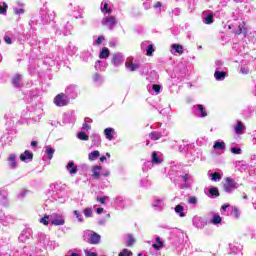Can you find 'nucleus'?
<instances>
[{"instance_id":"nucleus-1","label":"nucleus","mask_w":256,"mask_h":256,"mask_svg":"<svg viewBox=\"0 0 256 256\" xmlns=\"http://www.w3.org/2000/svg\"><path fill=\"white\" fill-rule=\"evenodd\" d=\"M50 188L53 191V197L55 201H58V203H63L65 201V186L61 184H51Z\"/></svg>"},{"instance_id":"nucleus-2","label":"nucleus","mask_w":256,"mask_h":256,"mask_svg":"<svg viewBox=\"0 0 256 256\" xmlns=\"http://www.w3.org/2000/svg\"><path fill=\"white\" fill-rule=\"evenodd\" d=\"M83 240L90 245H99L101 243V235L91 230L85 231Z\"/></svg>"},{"instance_id":"nucleus-3","label":"nucleus","mask_w":256,"mask_h":256,"mask_svg":"<svg viewBox=\"0 0 256 256\" xmlns=\"http://www.w3.org/2000/svg\"><path fill=\"white\" fill-rule=\"evenodd\" d=\"M54 103L57 107H65L69 105V98L64 93H60L54 98Z\"/></svg>"},{"instance_id":"nucleus-4","label":"nucleus","mask_w":256,"mask_h":256,"mask_svg":"<svg viewBox=\"0 0 256 256\" xmlns=\"http://www.w3.org/2000/svg\"><path fill=\"white\" fill-rule=\"evenodd\" d=\"M50 223L51 225H55L56 227H59L61 225H65V217L61 214L53 213L50 215Z\"/></svg>"},{"instance_id":"nucleus-5","label":"nucleus","mask_w":256,"mask_h":256,"mask_svg":"<svg viewBox=\"0 0 256 256\" xmlns=\"http://www.w3.org/2000/svg\"><path fill=\"white\" fill-rule=\"evenodd\" d=\"M239 187V184L233 180L231 177L226 178V183L224 184V191L226 193H232V191H235Z\"/></svg>"},{"instance_id":"nucleus-6","label":"nucleus","mask_w":256,"mask_h":256,"mask_svg":"<svg viewBox=\"0 0 256 256\" xmlns=\"http://www.w3.org/2000/svg\"><path fill=\"white\" fill-rule=\"evenodd\" d=\"M39 243H41L46 249H53L55 247V242L45 234L40 235Z\"/></svg>"},{"instance_id":"nucleus-7","label":"nucleus","mask_w":256,"mask_h":256,"mask_svg":"<svg viewBox=\"0 0 256 256\" xmlns=\"http://www.w3.org/2000/svg\"><path fill=\"white\" fill-rule=\"evenodd\" d=\"M101 23L105 27H108L110 31H112L113 27H115L117 23V19L115 18V16H106L102 19Z\"/></svg>"},{"instance_id":"nucleus-8","label":"nucleus","mask_w":256,"mask_h":256,"mask_svg":"<svg viewBox=\"0 0 256 256\" xmlns=\"http://www.w3.org/2000/svg\"><path fill=\"white\" fill-rule=\"evenodd\" d=\"M65 95L68 99H76L77 97V86L75 85H69L65 89Z\"/></svg>"},{"instance_id":"nucleus-9","label":"nucleus","mask_w":256,"mask_h":256,"mask_svg":"<svg viewBox=\"0 0 256 256\" xmlns=\"http://www.w3.org/2000/svg\"><path fill=\"white\" fill-rule=\"evenodd\" d=\"M193 113L197 115V117H207V110H205V107L201 104L193 106Z\"/></svg>"},{"instance_id":"nucleus-10","label":"nucleus","mask_w":256,"mask_h":256,"mask_svg":"<svg viewBox=\"0 0 256 256\" xmlns=\"http://www.w3.org/2000/svg\"><path fill=\"white\" fill-rule=\"evenodd\" d=\"M193 225L196 227V229H204L207 226V221L203 220L199 216H196L193 218Z\"/></svg>"},{"instance_id":"nucleus-11","label":"nucleus","mask_w":256,"mask_h":256,"mask_svg":"<svg viewBox=\"0 0 256 256\" xmlns=\"http://www.w3.org/2000/svg\"><path fill=\"white\" fill-rule=\"evenodd\" d=\"M243 249V246L239 242H232L229 244V250L230 253H234L237 255V253H241Z\"/></svg>"},{"instance_id":"nucleus-12","label":"nucleus","mask_w":256,"mask_h":256,"mask_svg":"<svg viewBox=\"0 0 256 256\" xmlns=\"http://www.w3.org/2000/svg\"><path fill=\"white\" fill-rule=\"evenodd\" d=\"M42 21L43 23H51V21H54L55 19V13L54 12H43L42 13Z\"/></svg>"},{"instance_id":"nucleus-13","label":"nucleus","mask_w":256,"mask_h":256,"mask_svg":"<svg viewBox=\"0 0 256 256\" xmlns=\"http://www.w3.org/2000/svg\"><path fill=\"white\" fill-rule=\"evenodd\" d=\"M112 63L114 65V67H119V65H121V63H123V54H121V53L114 54L112 57Z\"/></svg>"},{"instance_id":"nucleus-14","label":"nucleus","mask_w":256,"mask_h":256,"mask_svg":"<svg viewBox=\"0 0 256 256\" xmlns=\"http://www.w3.org/2000/svg\"><path fill=\"white\" fill-rule=\"evenodd\" d=\"M66 170L70 175H75L79 169L77 168V165H75V162L69 161L68 164L66 165Z\"/></svg>"},{"instance_id":"nucleus-15","label":"nucleus","mask_w":256,"mask_h":256,"mask_svg":"<svg viewBox=\"0 0 256 256\" xmlns=\"http://www.w3.org/2000/svg\"><path fill=\"white\" fill-rule=\"evenodd\" d=\"M20 161L27 163V161H33V153L29 150H26L23 154L20 155Z\"/></svg>"},{"instance_id":"nucleus-16","label":"nucleus","mask_w":256,"mask_h":256,"mask_svg":"<svg viewBox=\"0 0 256 256\" xmlns=\"http://www.w3.org/2000/svg\"><path fill=\"white\" fill-rule=\"evenodd\" d=\"M104 135L108 141H113L115 139V129L113 128H106L104 130Z\"/></svg>"},{"instance_id":"nucleus-17","label":"nucleus","mask_w":256,"mask_h":256,"mask_svg":"<svg viewBox=\"0 0 256 256\" xmlns=\"http://www.w3.org/2000/svg\"><path fill=\"white\" fill-rule=\"evenodd\" d=\"M90 139H92L93 147H99V145H101V136L99 134H92Z\"/></svg>"},{"instance_id":"nucleus-18","label":"nucleus","mask_w":256,"mask_h":256,"mask_svg":"<svg viewBox=\"0 0 256 256\" xmlns=\"http://www.w3.org/2000/svg\"><path fill=\"white\" fill-rule=\"evenodd\" d=\"M8 161L10 169H17V156L15 154H10Z\"/></svg>"},{"instance_id":"nucleus-19","label":"nucleus","mask_w":256,"mask_h":256,"mask_svg":"<svg viewBox=\"0 0 256 256\" xmlns=\"http://www.w3.org/2000/svg\"><path fill=\"white\" fill-rule=\"evenodd\" d=\"M214 77H215L216 81H223V79H225V77H227V73H225L223 71L216 70L214 73Z\"/></svg>"},{"instance_id":"nucleus-20","label":"nucleus","mask_w":256,"mask_h":256,"mask_svg":"<svg viewBox=\"0 0 256 256\" xmlns=\"http://www.w3.org/2000/svg\"><path fill=\"white\" fill-rule=\"evenodd\" d=\"M213 148L216 149V151H225V142L218 140L214 143Z\"/></svg>"},{"instance_id":"nucleus-21","label":"nucleus","mask_w":256,"mask_h":256,"mask_svg":"<svg viewBox=\"0 0 256 256\" xmlns=\"http://www.w3.org/2000/svg\"><path fill=\"white\" fill-rule=\"evenodd\" d=\"M161 159L159 158V154H157V152H153L152 153V161L151 162H147L146 165H151L152 163L154 164H159L161 163Z\"/></svg>"},{"instance_id":"nucleus-22","label":"nucleus","mask_w":256,"mask_h":256,"mask_svg":"<svg viewBox=\"0 0 256 256\" xmlns=\"http://www.w3.org/2000/svg\"><path fill=\"white\" fill-rule=\"evenodd\" d=\"M175 213H177V215H179V217H185V207H183V205L178 204L175 209H174Z\"/></svg>"},{"instance_id":"nucleus-23","label":"nucleus","mask_w":256,"mask_h":256,"mask_svg":"<svg viewBox=\"0 0 256 256\" xmlns=\"http://www.w3.org/2000/svg\"><path fill=\"white\" fill-rule=\"evenodd\" d=\"M115 204L118 209H123L125 207V199L121 196L116 197Z\"/></svg>"},{"instance_id":"nucleus-24","label":"nucleus","mask_w":256,"mask_h":256,"mask_svg":"<svg viewBox=\"0 0 256 256\" xmlns=\"http://www.w3.org/2000/svg\"><path fill=\"white\" fill-rule=\"evenodd\" d=\"M125 65H126L127 69L132 72L137 71V69H139L141 67L139 64H135L132 61H130L128 63L126 62Z\"/></svg>"},{"instance_id":"nucleus-25","label":"nucleus","mask_w":256,"mask_h":256,"mask_svg":"<svg viewBox=\"0 0 256 256\" xmlns=\"http://www.w3.org/2000/svg\"><path fill=\"white\" fill-rule=\"evenodd\" d=\"M153 249H156V251H159L163 249V241H161V237H156V243L152 245Z\"/></svg>"},{"instance_id":"nucleus-26","label":"nucleus","mask_w":256,"mask_h":256,"mask_svg":"<svg viewBox=\"0 0 256 256\" xmlns=\"http://www.w3.org/2000/svg\"><path fill=\"white\" fill-rule=\"evenodd\" d=\"M12 84L14 87L19 88L21 87V75L17 74L12 78Z\"/></svg>"},{"instance_id":"nucleus-27","label":"nucleus","mask_w":256,"mask_h":256,"mask_svg":"<svg viewBox=\"0 0 256 256\" xmlns=\"http://www.w3.org/2000/svg\"><path fill=\"white\" fill-rule=\"evenodd\" d=\"M110 54H111V52L109 51V48L104 47L100 51L99 58L100 59H107V57H109Z\"/></svg>"},{"instance_id":"nucleus-28","label":"nucleus","mask_w":256,"mask_h":256,"mask_svg":"<svg viewBox=\"0 0 256 256\" xmlns=\"http://www.w3.org/2000/svg\"><path fill=\"white\" fill-rule=\"evenodd\" d=\"M101 11L102 13H104V15H106V13H108V15H110V13H112V9L109 8V3L104 2L101 4Z\"/></svg>"},{"instance_id":"nucleus-29","label":"nucleus","mask_w":256,"mask_h":256,"mask_svg":"<svg viewBox=\"0 0 256 256\" xmlns=\"http://www.w3.org/2000/svg\"><path fill=\"white\" fill-rule=\"evenodd\" d=\"M171 47L174 53H178V55H183V46L181 44H172Z\"/></svg>"},{"instance_id":"nucleus-30","label":"nucleus","mask_w":256,"mask_h":256,"mask_svg":"<svg viewBox=\"0 0 256 256\" xmlns=\"http://www.w3.org/2000/svg\"><path fill=\"white\" fill-rule=\"evenodd\" d=\"M208 197H219V188L212 187L209 189Z\"/></svg>"},{"instance_id":"nucleus-31","label":"nucleus","mask_w":256,"mask_h":256,"mask_svg":"<svg viewBox=\"0 0 256 256\" xmlns=\"http://www.w3.org/2000/svg\"><path fill=\"white\" fill-rule=\"evenodd\" d=\"M149 137L152 141H158L160 137H163V134H161V132L154 131L149 134Z\"/></svg>"},{"instance_id":"nucleus-32","label":"nucleus","mask_w":256,"mask_h":256,"mask_svg":"<svg viewBox=\"0 0 256 256\" xmlns=\"http://www.w3.org/2000/svg\"><path fill=\"white\" fill-rule=\"evenodd\" d=\"M100 155H101V153L99 151L95 150V151L89 153L88 159L90 161H95L98 157H100Z\"/></svg>"},{"instance_id":"nucleus-33","label":"nucleus","mask_w":256,"mask_h":256,"mask_svg":"<svg viewBox=\"0 0 256 256\" xmlns=\"http://www.w3.org/2000/svg\"><path fill=\"white\" fill-rule=\"evenodd\" d=\"M154 209H156V211H161V209H163V200H155L154 204H153Z\"/></svg>"},{"instance_id":"nucleus-34","label":"nucleus","mask_w":256,"mask_h":256,"mask_svg":"<svg viewBox=\"0 0 256 256\" xmlns=\"http://www.w3.org/2000/svg\"><path fill=\"white\" fill-rule=\"evenodd\" d=\"M101 169V166H94L92 169L93 177L94 179H99L101 177V174L99 173V170Z\"/></svg>"},{"instance_id":"nucleus-35","label":"nucleus","mask_w":256,"mask_h":256,"mask_svg":"<svg viewBox=\"0 0 256 256\" xmlns=\"http://www.w3.org/2000/svg\"><path fill=\"white\" fill-rule=\"evenodd\" d=\"M45 153L48 159H53V155L55 154V149H53L51 146H47Z\"/></svg>"},{"instance_id":"nucleus-36","label":"nucleus","mask_w":256,"mask_h":256,"mask_svg":"<svg viewBox=\"0 0 256 256\" xmlns=\"http://www.w3.org/2000/svg\"><path fill=\"white\" fill-rule=\"evenodd\" d=\"M209 177L211 178V181L217 182V181L221 180V173L214 172V173L209 174Z\"/></svg>"},{"instance_id":"nucleus-37","label":"nucleus","mask_w":256,"mask_h":256,"mask_svg":"<svg viewBox=\"0 0 256 256\" xmlns=\"http://www.w3.org/2000/svg\"><path fill=\"white\" fill-rule=\"evenodd\" d=\"M243 129H245V127L243 126V123L238 122L237 125L235 126V133L237 135H241V133H243Z\"/></svg>"},{"instance_id":"nucleus-38","label":"nucleus","mask_w":256,"mask_h":256,"mask_svg":"<svg viewBox=\"0 0 256 256\" xmlns=\"http://www.w3.org/2000/svg\"><path fill=\"white\" fill-rule=\"evenodd\" d=\"M153 53H155V47H153V44H150L146 49V55L148 57H153Z\"/></svg>"},{"instance_id":"nucleus-39","label":"nucleus","mask_w":256,"mask_h":256,"mask_svg":"<svg viewBox=\"0 0 256 256\" xmlns=\"http://www.w3.org/2000/svg\"><path fill=\"white\" fill-rule=\"evenodd\" d=\"M7 3L0 2V15H6L7 14Z\"/></svg>"},{"instance_id":"nucleus-40","label":"nucleus","mask_w":256,"mask_h":256,"mask_svg":"<svg viewBox=\"0 0 256 256\" xmlns=\"http://www.w3.org/2000/svg\"><path fill=\"white\" fill-rule=\"evenodd\" d=\"M221 221H223L221 216L219 214H214L213 219H212L213 225H219V223H221Z\"/></svg>"},{"instance_id":"nucleus-41","label":"nucleus","mask_w":256,"mask_h":256,"mask_svg":"<svg viewBox=\"0 0 256 256\" xmlns=\"http://www.w3.org/2000/svg\"><path fill=\"white\" fill-rule=\"evenodd\" d=\"M203 22L206 24V25H211V23H213V14H208L204 17V20Z\"/></svg>"},{"instance_id":"nucleus-42","label":"nucleus","mask_w":256,"mask_h":256,"mask_svg":"<svg viewBox=\"0 0 256 256\" xmlns=\"http://www.w3.org/2000/svg\"><path fill=\"white\" fill-rule=\"evenodd\" d=\"M77 137L80 139V141H89V135H86L85 132H79Z\"/></svg>"},{"instance_id":"nucleus-43","label":"nucleus","mask_w":256,"mask_h":256,"mask_svg":"<svg viewBox=\"0 0 256 256\" xmlns=\"http://www.w3.org/2000/svg\"><path fill=\"white\" fill-rule=\"evenodd\" d=\"M49 221H51V215H45L43 218L40 219V223L43 225H49Z\"/></svg>"},{"instance_id":"nucleus-44","label":"nucleus","mask_w":256,"mask_h":256,"mask_svg":"<svg viewBox=\"0 0 256 256\" xmlns=\"http://www.w3.org/2000/svg\"><path fill=\"white\" fill-rule=\"evenodd\" d=\"M179 177H181L182 181L184 182L183 187H185V188L189 187V185H187V181H189V179H190L189 174H184V175L179 176Z\"/></svg>"},{"instance_id":"nucleus-45","label":"nucleus","mask_w":256,"mask_h":256,"mask_svg":"<svg viewBox=\"0 0 256 256\" xmlns=\"http://www.w3.org/2000/svg\"><path fill=\"white\" fill-rule=\"evenodd\" d=\"M134 243H135V238L133 237V235L129 234L126 246L131 247Z\"/></svg>"},{"instance_id":"nucleus-46","label":"nucleus","mask_w":256,"mask_h":256,"mask_svg":"<svg viewBox=\"0 0 256 256\" xmlns=\"http://www.w3.org/2000/svg\"><path fill=\"white\" fill-rule=\"evenodd\" d=\"M85 217L89 218V217H93V209L91 208H85L83 211Z\"/></svg>"},{"instance_id":"nucleus-47","label":"nucleus","mask_w":256,"mask_h":256,"mask_svg":"<svg viewBox=\"0 0 256 256\" xmlns=\"http://www.w3.org/2000/svg\"><path fill=\"white\" fill-rule=\"evenodd\" d=\"M133 255V252H131L130 250L128 249H123L119 254L118 256H131Z\"/></svg>"},{"instance_id":"nucleus-48","label":"nucleus","mask_w":256,"mask_h":256,"mask_svg":"<svg viewBox=\"0 0 256 256\" xmlns=\"http://www.w3.org/2000/svg\"><path fill=\"white\" fill-rule=\"evenodd\" d=\"M73 214L75 215V217L78 219V221L80 223H83V216L81 215V213L77 210H74L73 211Z\"/></svg>"},{"instance_id":"nucleus-49","label":"nucleus","mask_w":256,"mask_h":256,"mask_svg":"<svg viewBox=\"0 0 256 256\" xmlns=\"http://www.w3.org/2000/svg\"><path fill=\"white\" fill-rule=\"evenodd\" d=\"M94 83H103V77H101V75H99L98 73H96L94 75Z\"/></svg>"},{"instance_id":"nucleus-50","label":"nucleus","mask_w":256,"mask_h":256,"mask_svg":"<svg viewBox=\"0 0 256 256\" xmlns=\"http://www.w3.org/2000/svg\"><path fill=\"white\" fill-rule=\"evenodd\" d=\"M188 203H189L190 205H197V197H195V196H190V197L188 198Z\"/></svg>"},{"instance_id":"nucleus-51","label":"nucleus","mask_w":256,"mask_h":256,"mask_svg":"<svg viewBox=\"0 0 256 256\" xmlns=\"http://www.w3.org/2000/svg\"><path fill=\"white\" fill-rule=\"evenodd\" d=\"M107 199H109V197H107V196H103V197H97V201L99 202V203H101L102 205H105L106 203H107Z\"/></svg>"},{"instance_id":"nucleus-52","label":"nucleus","mask_w":256,"mask_h":256,"mask_svg":"<svg viewBox=\"0 0 256 256\" xmlns=\"http://www.w3.org/2000/svg\"><path fill=\"white\" fill-rule=\"evenodd\" d=\"M152 89L156 92V95H159V93H161V85L153 84Z\"/></svg>"},{"instance_id":"nucleus-53","label":"nucleus","mask_w":256,"mask_h":256,"mask_svg":"<svg viewBox=\"0 0 256 256\" xmlns=\"http://www.w3.org/2000/svg\"><path fill=\"white\" fill-rule=\"evenodd\" d=\"M241 148H236V147H232L231 148V153H233L234 155H241Z\"/></svg>"},{"instance_id":"nucleus-54","label":"nucleus","mask_w":256,"mask_h":256,"mask_svg":"<svg viewBox=\"0 0 256 256\" xmlns=\"http://www.w3.org/2000/svg\"><path fill=\"white\" fill-rule=\"evenodd\" d=\"M15 15H23L25 13V9L23 8H14Z\"/></svg>"},{"instance_id":"nucleus-55","label":"nucleus","mask_w":256,"mask_h":256,"mask_svg":"<svg viewBox=\"0 0 256 256\" xmlns=\"http://www.w3.org/2000/svg\"><path fill=\"white\" fill-rule=\"evenodd\" d=\"M231 213H233V215H235L236 219L239 218V210L237 209V207H232Z\"/></svg>"},{"instance_id":"nucleus-56","label":"nucleus","mask_w":256,"mask_h":256,"mask_svg":"<svg viewBox=\"0 0 256 256\" xmlns=\"http://www.w3.org/2000/svg\"><path fill=\"white\" fill-rule=\"evenodd\" d=\"M103 41H105V37L99 36L95 41V45H101V43H103Z\"/></svg>"},{"instance_id":"nucleus-57","label":"nucleus","mask_w":256,"mask_h":256,"mask_svg":"<svg viewBox=\"0 0 256 256\" xmlns=\"http://www.w3.org/2000/svg\"><path fill=\"white\" fill-rule=\"evenodd\" d=\"M215 65H216V70L219 71L221 70V67H223V62L221 60H217L215 62Z\"/></svg>"},{"instance_id":"nucleus-58","label":"nucleus","mask_w":256,"mask_h":256,"mask_svg":"<svg viewBox=\"0 0 256 256\" xmlns=\"http://www.w3.org/2000/svg\"><path fill=\"white\" fill-rule=\"evenodd\" d=\"M87 119H89V118H85L84 124H83V126H82V129H85L86 131H89V130H91V126H89V125L87 124Z\"/></svg>"},{"instance_id":"nucleus-59","label":"nucleus","mask_w":256,"mask_h":256,"mask_svg":"<svg viewBox=\"0 0 256 256\" xmlns=\"http://www.w3.org/2000/svg\"><path fill=\"white\" fill-rule=\"evenodd\" d=\"M243 33V26L239 24L238 30L234 31V35H241Z\"/></svg>"},{"instance_id":"nucleus-60","label":"nucleus","mask_w":256,"mask_h":256,"mask_svg":"<svg viewBox=\"0 0 256 256\" xmlns=\"http://www.w3.org/2000/svg\"><path fill=\"white\" fill-rule=\"evenodd\" d=\"M4 41H5V43H7V45L13 44V40L9 36H4Z\"/></svg>"},{"instance_id":"nucleus-61","label":"nucleus","mask_w":256,"mask_h":256,"mask_svg":"<svg viewBox=\"0 0 256 256\" xmlns=\"http://www.w3.org/2000/svg\"><path fill=\"white\" fill-rule=\"evenodd\" d=\"M188 149H189V146H188V145H186V146H180V147H179V151H181V153H187Z\"/></svg>"},{"instance_id":"nucleus-62","label":"nucleus","mask_w":256,"mask_h":256,"mask_svg":"<svg viewBox=\"0 0 256 256\" xmlns=\"http://www.w3.org/2000/svg\"><path fill=\"white\" fill-rule=\"evenodd\" d=\"M240 73H242V75H247L249 73V68L241 67Z\"/></svg>"},{"instance_id":"nucleus-63","label":"nucleus","mask_w":256,"mask_h":256,"mask_svg":"<svg viewBox=\"0 0 256 256\" xmlns=\"http://www.w3.org/2000/svg\"><path fill=\"white\" fill-rule=\"evenodd\" d=\"M143 7H144V9H146V11H147L148 9H151V2H149V1L144 2V3H143Z\"/></svg>"},{"instance_id":"nucleus-64","label":"nucleus","mask_w":256,"mask_h":256,"mask_svg":"<svg viewBox=\"0 0 256 256\" xmlns=\"http://www.w3.org/2000/svg\"><path fill=\"white\" fill-rule=\"evenodd\" d=\"M85 255H86V256H97V253H95V252H89V250H85Z\"/></svg>"}]
</instances>
